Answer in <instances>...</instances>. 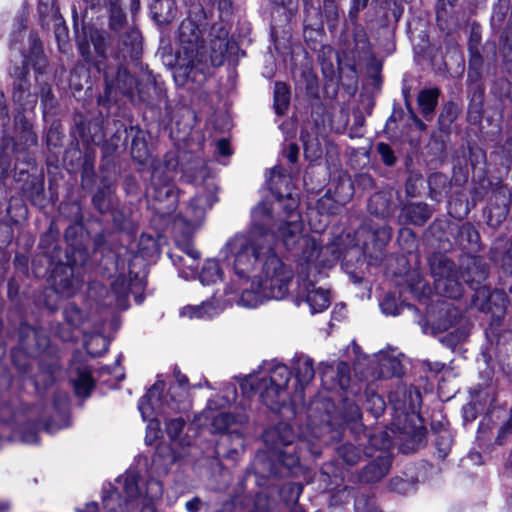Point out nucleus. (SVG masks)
<instances>
[{
	"label": "nucleus",
	"mask_w": 512,
	"mask_h": 512,
	"mask_svg": "<svg viewBox=\"0 0 512 512\" xmlns=\"http://www.w3.org/2000/svg\"><path fill=\"white\" fill-rule=\"evenodd\" d=\"M392 194L390 191L374 193L368 201V211L378 217L385 218L392 212Z\"/></svg>",
	"instance_id": "obj_33"
},
{
	"label": "nucleus",
	"mask_w": 512,
	"mask_h": 512,
	"mask_svg": "<svg viewBox=\"0 0 512 512\" xmlns=\"http://www.w3.org/2000/svg\"><path fill=\"white\" fill-rule=\"evenodd\" d=\"M303 252L293 255L296 263L297 292L295 304H308L311 313H319L330 305L329 292L316 288L315 284L322 275V270L334 266L338 254L332 247H323L309 239L304 240Z\"/></svg>",
	"instance_id": "obj_5"
},
{
	"label": "nucleus",
	"mask_w": 512,
	"mask_h": 512,
	"mask_svg": "<svg viewBox=\"0 0 512 512\" xmlns=\"http://www.w3.org/2000/svg\"><path fill=\"white\" fill-rule=\"evenodd\" d=\"M27 19L23 15L16 19V30L10 41L12 52L17 51L21 57L20 64H14L9 74L13 78L12 99L23 111L33 110L37 103V96L30 91L29 66L36 74H42L47 66L42 43L36 33L28 37L29 50L26 52L18 47L22 32L26 29Z\"/></svg>",
	"instance_id": "obj_7"
},
{
	"label": "nucleus",
	"mask_w": 512,
	"mask_h": 512,
	"mask_svg": "<svg viewBox=\"0 0 512 512\" xmlns=\"http://www.w3.org/2000/svg\"><path fill=\"white\" fill-rule=\"evenodd\" d=\"M376 151L380 155L382 162L386 166H393L396 163V157L394 151L389 144L385 142H379L376 146Z\"/></svg>",
	"instance_id": "obj_63"
},
{
	"label": "nucleus",
	"mask_w": 512,
	"mask_h": 512,
	"mask_svg": "<svg viewBox=\"0 0 512 512\" xmlns=\"http://www.w3.org/2000/svg\"><path fill=\"white\" fill-rule=\"evenodd\" d=\"M268 372L269 376L265 378L270 385L281 390H287L291 372L286 365L281 363L274 364L268 369Z\"/></svg>",
	"instance_id": "obj_37"
},
{
	"label": "nucleus",
	"mask_w": 512,
	"mask_h": 512,
	"mask_svg": "<svg viewBox=\"0 0 512 512\" xmlns=\"http://www.w3.org/2000/svg\"><path fill=\"white\" fill-rule=\"evenodd\" d=\"M111 188L109 185H104L99 188L92 197L94 208L101 214L107 213L112 207L111 201Z\"/></svg>",
	"instance_id": "obj_44"
},
{
	"label": "nucleus",
	"mask_w": 512,
	"mask_h": 512,
	"mask_svg": "<svg viewBox=\"0 0 512 512\" xmlns=\"http://www.w3.org/2000/svg\"><path fill=\"white\" fill-rule=\"evenodd\" d=\"M305 21L308 25L318 24L321 18L320 0H302Z\"/></svg>",
	"instance_id": "obj_54"
},
{
	"label": "nucleus",
	"mask_w": 512,
	"mask_h": 512,
	"mask_svg": "<svg viewBox=\"0 0 512 512\" xmlns=\"http://www.w3.org/2000/svg\"><path fill=\"white\" fill-rule=\"evenodd\" d=\"M432 208L425 202H410L401 208L400 219L406 224L423 226L432 216Z\"/></svg>",
	"instance_id": "obj_28"
},
{
	"label": "nucleus",
	"mask_w": 512,
	"mask_h": 512,
	"mask_svg": "<svg viewBox=\"0 0 512 512\" xmlns=\"http://www.w3.org/2000/svg\"><path fill=\"white\" fill-rule=\"evenodd\" d=\"M461 279L475 292L471 298L472 306L481 312L499 313L503 317L505 311V295L500 291L490 293L483 285L488 276L485 260L477 255L464 254L460 258L458 270Z\"/></svg>",
	"instance_id": "obj_9"
},
{
	"label": "nucleus",
	"mask_w": 512,
	"mask_h": 512,
	"mask_svg": "<svg viewBox=\"0 0 512 512\" xmlns=\"http://www.w3.org/2000/svg\"><path fill=\"white\" fill-rule=\"evenodd\" d=\"M148 194L157 202L167 201L169 211L175 209L178 200L167 169L161 166H153Z\"/></svg>",
	"instance_id": "obj_19"
},
{
	"label": "nucleus",
	"mask_w": 512,
	"mask_h": 512,
	"mask_svg": "<svg viewBox=\"0 0 512 512\" xmlns=\"http://www.w3.org/2000/svg\"><path fill=\"white\" fill-rule=\"evenodd\" d=\"M458 105L452 101L447 102L439 115V124L442 127H449L458 117Z\"/></svg>",
	"instance_id": "obj_56"
},
{
	"label": "nucleus",
	"mask_w": 512,
	"mask_h": 512,
	"mask_svg": "<svg viewBox=\"0 0 512 512\" xmlns=\"http://www.w3.org/2000/svg\"><path fill=\"white\" fill-rule=\"evenodd\" d=\"M263 440L270 451L267 454H257L255 469L257 473L284 478L295 476L302 471L301 458L306 453L319 457L321 451L318 445L304 438H295L291 425L281 422L263 433Z\"/></svg>",
	"instance_id": "obj_4"
},
{
	"label": "nucleus",
	"mask_w": 512,
	"mask_h": 512,
	"mask_svg": "<svg viewBox=\"0 0 512 512\" xmlns=\"http://www.w3.org/2000/svg\"><path fill=\"white\" fill-rule=\"evenodd\" d=\"M389 401L394 405L395 410L408 415L420 408L422 397L420 391L414 386H399L389 393Z\"/></svg>",
	"instance_id": "obj_23"
},
{
	"label": "nucleus",
	"mask_w": 512,
	"mask_h": 512,
	"mask_svg": "<svg viewBox=\"0 0 512 512\" xmlns=\"http://www.w3.org/2000/svg\"><path fill=\"white\" fill-rule=\"evenodd\" d=\"M123 483V490L127 497L123 506L119 510L111 505L110 498H104V507L107 512H154L152 501L162 496V484L154 478L146 481V488L143 492L139 486L140 475L136 470H127L126 473L118 478Z\"/></svg>",
	"instance_id": "obj_10"
},
{
	"label": "nucleus",
	"mask_w": 512,
	"mask_h": 512,
	"mask_svg": "<svg viewBox=\"0 0 512 512\" xmlns=\"http://www.w3.org/2000/svg\"><path fill=\"white\" fill-rule=\"evenodd\" d=\"M62 138L61 125L57 122L52 123L46 134L48 149L60 147L62 145Z\"/></svg>",
	"instance_id": "obj_60"
},
{
	"label": "nucleus",
	"mask_w": 512,
	"mask_h": 512,
	"mask_svg": "<svg viewBox=\"0 0 512 512\" xmlns=\"http://www.w3.org/2000/svg\"><path fill=\"white\" fill-rule=\"evenodd\" d=\"M429 196L436 202H441L450 192L448 177L442 173H433L428 178Z\"/></svg>",
	"instance_id": "obj_35"
},
{
	"label": "nucleus",
	"mask_w": 512,
	"mask_h": 512,
	"mask_svg": "<svg viewBox=\"0 0 512 512\" xmlns=\"http://www.w3.org/2000/svg\"><path fill=\"white\" fill-rule=\"evenodd\" d=\"M152 18L161 25L169 24L177 14V6L174 0H152L150 3Z\"/></svg>",
	"instance_id": "obj_30"
},
{
	"label": "nucleus",
	"mask_w": 512,
	"mask_h": 512,
	"mask_svg": "<svg viewBox=\"0 0 512 512\" xmlns=\"http://www.w3.org/2000/svg\"><path fill=\"white\" fill-rule=\"evenodd\" d=\"M292 369L297 382L291 396L292 402L295 403L303 401L305 387L315 376L314 361L307 355L296 354L292 359Z\"/></svg>",
	"instance_id": "obj_20"
},
{
	"label": "nucleus",
	"mask_w": 512,
	"mask_h": 512,
	"mask_svg": "<svg viewBox=\"0 0 512 512\" xmlns=\"http://www.w3.org/2000/svg\"><path fill=\"white\" fill-rule=\"evenodd\" d=\"M212 417V426L216 432L222 433L216 444L215 451L218 456L237 461L244 452V438L239 429H231L232 425H243L248 421L244 411L236 414L232 412H219Z\"/></svg>",
	"instance_id": "obj_12"
},
{
	"label": "nucleus",
	"mask_w": 512,
	"mask_h": 512,
	"mask_svg": "<svg viewBox=\"0 0 512 512\" xmlns=\"http://www.w3.org/2000/svg\"><path fill=\"white\" fill-rule=\"evenodd\" d=\"M290 103V89L284 82H276L274 86V107L277 114L282 115Z\"/></svg>",
	"instance_id": "obj_41"
},
{
	"label": "nucleus",
	"mask_w": 512,
	"mask_h": 512,
	"mask_svg": "<svg viewBox=\"0 0 512 512\" xmlns=\"http://www.w3.org/2000/svg\"><path fill=\"white\" fill-rule=\"evenodd\" d=\"M337 453L339 457L350 466L356 465L361 458V451L358 447L353 444L347 443L341 445Z\"/></svg>",
	"instance_id": "obj_51"
},
{
	"label": "nucleus",
	"mask_w": 512,
	"mask_h": 512,
	"mask_svg": "<svg viewBox=\"0 0 512 512\" xmlns=\"http://www.w3.org/2000/svg\"><path fill=\"white\" fill-rule=\"evenodd\" d=\"M108 339L101 334H85L84 347L86 352L93 357H100L107 352Z\"/></svg>",
	"instance_id": "obj_38"
},
{
	"label": "nucleus",
	"mask_w": 512,
	"mask_h": 512,
	"mask_svg": "<svg viewBox=\"0 0 512 512\" xmlns=\"http://www.w3.org/2000/svg\"><path fill=\"white\" fill-rule=\"evenodd\" d=\"M218 313V308L211 301H204L200 305L186 306L181 310V315L189 318H211Z\"/></svg>",
	"instance_id": "obj_39"
},
{
	"label": "nucleus",
	"mask_w": 512,
	"mask_h": 512,
	"mask_svg": "<svg viewBox=\"0 0 512 512\" xmlns=\"http://www.w3.org/2000/svg\"><path fill=\"white\" fill-rule=\"evenodd\" d=\"M20 175H26L21 186L22 196L37 208L46 206V195L44 190V177L42 175H30L22 170Z\"/></svg>",
	"instance_id": "obj_26"
},
{
	"label": "nucleus",
	"mask_w": 512,
	"mask_h": 512,
	"mask_svg": "<svg viewBox=\"0 0 512 512\" xmlns=\"http://www.w3.org/2000/svg\"><path fill=\"white\" fill-rule=\"evenodd\" d=\"M392 465V454L384 451L377 454L360 473V481L366 483H376L383 479L389 472Z\"/></svg>",
	"instance_id": "obj_25"
},
{
	"label": "nucleus",
	"mask_w": 512,
	"mask_h": 512,
	"mask_svg": "<svg viewBox=\"0 0 512 512\" xmlns=\"http://www.w3.org/2000/svg\"><path fill=\"white\" fill-rule=\"evenodd\" d=\"M222 262L226 268L235 272L223 260ZM234 275L245 285L238 288L240 292L238 303L247 308L257 307L264 299H283L288 294L293 277L292 270L284 265L278 255L263 258L250 277L240 278L236 273Z\"/></svg>",
	"instance_id": "obj_6"
},
{
	"label": "nucleus",
	"mask_w": 512,
	"mask_h": 512,
	"mask_svg": "<svg viewBox=\"0 0 512 512\" xmlns=\"http://www.w3.org/2000/svg\"><path fill=\"white\" fill-rule=\"evenodd\" d=\"M216 201L214 193H199L195 195L186 207L183 215H179L181 220L189 229L199 226L205 218L207 208H210Z\"/></svg>",
	"instance_id": "obj_21"
},
{
	"label": "nucleus",
	"mask_w": 512,
	"mask_h": 512,
	"mask_svg": "<svg viewBox=\"0 0 512 512\" xmlns=\"http://www.w3.org/2000/svg\"><path fill=\"white\" fill-rule=\"evenodd\" d=\"M365 230L371 231L372 240L379 251L382 250L391 236L390 228L385 225L381 227H372L365 224L360 228L358 233L364 232Z\"/></svg>",
	"instance_id": "obj_45"
},
{
	"label": "nucleus",
	"mask_w": 512,
	"mask_h": 512,
	"mask_svg": "<svg viewBox=\"0 0 512 512\" xmlns=\"http://www.w3.org/2000/svg\"><path fill=\"white\" fill-rule=\"evenodd\" d=\"M500 52L505 67L509 72H512V27L507 28L501 37Z\"/></svg>",
	"instance_id": "obj_47"
},
{
	"label": "nucleus",
	"mask_w": 512,
	"mask_h": 512,
	"mask_svg": "<svg viewBox=\"0 0 512 512\" xmlns=\"http://www.w3.org/2000/svg\"><path fill=\"white\" fill-rule=\"evenodd\" d=\"M138 251L143 258L153 257L158 252L157 240L149 234H141L138 241Z\"/></svg>",
	"instance_id": "obj_48"
},
{
	"label": "nucleus",
	"mask_w": 512,
	"mask_h": 512,
	"mask_svg": "<svg viewBox=\"0 0 512 512\" xmlns=\"http://www.w3.org/2000/svg\"><path fill=\"white\" fill-rule=\"evenodd\" d=\"M52 282L56 293L71 297L81 288L84 280L74 267L59 265L53 271Z\"/></svg>",
	"instance_id": "obj_22"
},
{
	"label": "nucleus",
	"mask_w": 512,
	"mask_h": 512,
	"mask_svg": "<svg viewBox=\"0 0 512 512\" xmlns=\"http://www.w3.org/2000/svg\"><path fill=\"white\" fill-rule=\"evenodd\" d=\"M122 133L124 134L123 146L127 145L128 138L131 137L130 153L133 160L140 164H144L149 158V148L147 142V133L139 126L124 127ZM118 138L121 137V131L117 130Z\"/></svg>",
	"instance_id": "obj_24"
},
{
	"label": "nucleus",
	"mask_w": 512,
	"mask_h": 512,
	"mask_svg": "<svg viewBox=\"0 0 512 512\" xmlns=\"http://www.w3.org/2000/svg\"><path fill=\"white\" fill-rule=\"evenodd\" d=\"M381 311L385 315L396 316L401 312V305L398 304L394 294L387 293L380 302Z\"/></svg>",
	"instance_id": "obj_59"
},
{
	"label": "nucleus",
	"mask_w": 512,
	"mask_h": 512,
	"mask_svg": "<svg viewBox=\"0 0 512 512\" xmlns=\"http://www.w3.org/2000/svg\"><path fill=\"white\" fill-rule=\"evenodd\" d=\"M452 445V438L448 431H442L437 435L435 446L437 456L439 459L444 460L450 452Z\"/></svg>",
	"instance_id": "obj_57"
},
{
	"label": "nucleus",
	"mask_w": 512,
	"mask_h": 512,
	"mask_svg": "<svg viewBox=\"0 0 512 512\" xmlns=\"http://www.w3.org/2000/svg\"><path fill=\"white\" fill-rule=\"evenodd\" d=\"M304 145L305 157L310 161L319 159L322 155V148L317 138H311L310 136H301Z\"/></svg>",
	"instance_id": "obj_53"
},
{
	"label": "nucleus",
	"mask_w": 512,
	"mask_h": 512,
	"mask_svg": "<svg viewBox=\"0 0 512 512\" xmlns=\"http://www.w3.org/2000/svg\"><path fill=\"white\" fill-rule=\"evenodd\" d=\"M66 323L72 328H80L87 319V313L75 303H68L63 309Z\"/></svg>",
	"instance_id": "obj_42"
},
{
	"label": "nucleus",
	"mask_w": 512,
	"mask_h": 512,
	"mask_svg": "<svg viewBox=\"0 0 512 512\" xmlns=\"http://www.w3.org/2000/svg\"><path fill=\"white\" fill-rule=\"evenodd\" d=\"M109 28L113 35L105 30L94 29L89 40L94 48L93 56L89 47L79 45V50L87 63L103 74L105 94L110 98L119 92L133 98L135 91L139 100L149 108H157L167 102L163 83L149 72L145 83L138 82L128 71L130 62L138 61L142 53L140 31L127 22L126 14L120 7V0H108Z\"/></svg>",
	"instance_id": "obj_1"
},
{
	"label": "nucleus",
	"mask_w": 512,
	"mask_h": 512,
	"mask_svg": "<svg viewBox=\"0 0 512 512\" xmlns=\"http://www.w3.org/2000/svg\"><path fill=\"white\" fill-rule=\"evenodd\" d=\"M176 74L190 78L194 71L203 72L208 61L221 65L228 50V31L222 23L210 24L201 5L189 9L177 31Z\"/></svg>",
	"instance_id": "obj_2"
},
{
	"label": "nucleus",
	"mask_w": 512,
	"mask_h": 512,
	"mask_svg": "<svg viewBox=\"0 0 512 512\" xmlns=\"http://www.w3.org/2000/svg\"><path fill=\"white\" fill-rule=\"evenodd\" d=\"M273 202L264 199L251 210V226L246 234H236L221 249V256L228 267L240 277H250L263 258L277 255L272 242L281 243L278 237L280 219L274 215Z\"/></svg>",
	"instance_id": "obj_3"
},
{
	"label": "nucleus",
	"mask_w": 512,
	"mask_h": 512,
	"mask_svg": "<svg viewBox=\"0 0 512 512\" xmlns=\"http://www.w3.org/2000/svg\"><path fill=\"white\" fill-rule=\"evenodd\" d=\"M271 189L275 194L277 201L279 203H283L282 207L285 218L280 219L278 237L285 250L293 256L298 254V252H303L305 239H309L314 243H319L315 238L304 234V223L301 219V215L297 211V199L292 197L290 192H287L285 197L284 194L280 193L273 187Z\"/></svg>",
	"instance_id": "obj_11"
},
{
	"label": "nucleus",
	"mask_w": 512,
	"mask_h": 512,
	"mask_svg": "<svg viewBox=\"0 0 512 512\" xmlns=\"http://www.w3.org/2000/svg\"><path fill=\"white\" fill-rule=\"evenodd\" d=\"M163 416L165 417V430L168 437L172 441L177 440L185 428V419L181 416L176 418H168L166 415Z\"/></svg>",
	"instance_id": "obj_52"
},
{
	"label": "nucleus",
	"mask_w": 512,
	"mask_h": 512,
	"mask_svg": "<svg viewBox=\"0 0 512 512\" xmlns=\"http://www.w3.org/2000/svg\"><path fill=\"white\" fill-rule=\"evenodd\" d=\"M405 434H410L406 431ZM426 435V429L423 427L413 428L411 431V437L407 444L401 446L403 453H409L415 451L424 441Z\"/></svg>",
	"instance_id": "obj_55"
},
{
	"label": "nucleus",
	"mask_w": 512,
	"mask_h": 512,
	"mask_svg": "<svg viewBox=\"0 0 512 512\" xmlns=\"http://www.w3.org/2000/svg\"><path fill=\"white\" fill-rule=\"evenodd\" d=\"M77 396L88 397L94 387V380L91 372L85 369H78L77 377L72 380Z\"/></svg>",
	"instance_id": "obj_40"
},
{
	"label": "nucleus",
	"mask_w": 512,
	"mask_h": 512,
	"mask_svg": "<svg viewBox=\"0 0 512 512\" xmlns=\"http://www.w3.org/2000/svg\"><path fill=\"white\" fill-rule=\"evenodd\" d=\"M14 137L4 135L1 138L3 143L11 146L12 152L17 156V160L21 159L27 164H33V158L29 154L32 147H36L38 143V136L33 128V123L24 115L23 112H18L14 120Z\"/></svg>",
	"instance_id": "obj_16"
},
{
	"label": "nucleus",
	"mask_w": 512,
	"mask_h": 512,
	"mask_svg": "<svg viewBox=\"0 0 512 512\" xmlns=\"http://www.w3.org/2000/svg\"><path fill=\"white\" fill-rule=\"evenodd\" d=\"M303 491L301 483L289 482L284 484L280 489V496L287 504H295L298 502Z\"/></svg>",
	"instance_id": "obj_50"
},
{
	"label": "nucleus",
	"mask_w": 512,
	"mask_h": 512,
	"mask_svg": "<svg viewBox=\"0 0 512 512\" xmlns=\"http://www.w3.org/2000/svg\"><path fill=\"white\" fill-rule=\"evenodd\" d=\"M481 35L475 30H472L468 43L469 50V63L470 65L478 66L482 64V55L480 53Z\"/></svg>",
	"instance_id": "obj_49"
},
{
	"label": "nucleus",
	"mask_w": 512,
	"mask_h": 512,
	"mask_svg": "<svg viewBox=\"0 0 512 512\" xmlns=\"http://www.w3.org/2000/svg\"><path fill=\"white\" fill-rule=\"evenodd\" d=\"M353 26L352 39H353V59L360 63L366 61L371 56L372 46L367 35L365 28L359 24L358 20L356 23H350Z\"/></svg>",
	"instance_id": "obj_29"
},
{
	"label": "nucleus",
	"mask_w": 512,
	"mask_h": 512,
	"mask_svg": "<svg viewBox=\"0 0 512 512\" xmlns=\"http://www.w3.org/2000/svg\"><path fill=\"white\" fill-rule=\"evenodd\" d=\"M144 288V281L137 273H132L130 271L128 275L120 274L111 283L109 297H113L114 302L109 301L108 304L114 305L118 309L126 310L129 306V294H133L135 301L138 304H141L143 301L141 292Z\"/></svg>",
	"instance_id": "obj_18"
},
{
	"label": "nucleus",
	"mask_w": 512,
	"mask_h": 512,
	"mask_svg": "<svg viewBox=\"0 0 512 512\" xmlns=\"http://www.w3.org/2000/svg\"><path fill=\"white\" fill-rule=\"evenodd\" d=\"M237 398V389L234 384H227L223 387L221 394L209 399L207 409L209 411L222 410L230 407Z\"/></svg>",
	"instance_id": "obj_36"
},
{
	"label": "nucleus",
	"mask_w": 512,
	"mask_h": 512,
	"mask_svg": "<svg viewBox=\"0 0 512 512\" xmlns=\"http://www.w3.org/2000/svg\"><path fill=\"white\" fill-rule=\"evenodd\" d=\"M32 411L23 408L17 400L0 407V421L13 427V432L26 444H37L40 427L48 434H54L63 426H56L52 421H30Z\"/></svg>",
	"instance_id": "obj_13"
},
{
	"label": "nucleus",
	"mask_w": 512,
	"mask_h": 512,
	"mask_svg": "<svg viewBox=\"0 0 512 512\" xmlns=\"http://www.w3.org/2000/svg\"><path fill=\"white\" fill-rule=\"evenodd\" d=\"M164 387L165 383L158 380L138 402V409L144 420L155 415V418L150 419L147 426L148 432L145 440L148 444L159 437L158 415L169 416L174 413H186L192 407L189 391L181 388V385H170L167 393L162 395Z\"/></svg>",
	"instance_id": "obj_8"
},
{
	"label": "nucleus",
	"mask_w": 512,
	"mask_h": 512,
	"mask_svg": "<svg viewBox=\"0 0 512 512\" xmlns=\"http://www.w3.org/2000/svg\"><path fill=\"white\" fill-rule=\"evenodd\" d=\"M39 97L41 101L43 116L46 117L48 114L54 113L58 106V101L52 92L51 86L48 83L40 84Z\"/></svg>",
	"instance_id": "obj_43"
},
{
	"label": "nucleus",
	"mask_w": 512,
	"mask_h": 512,
	"mask_svg": "<svg viewBox=\"0 0 512 512\" xmlns=\"http://www.w3.org/2000/svg\"><path fill=\"white\" fill-rule=\"evenodd\" d=\"M430 266L437 294L450 299H459L463 295L464 287L459 280L461 277L455 263L440 254L431 259Z\"/></svg>",
	"instance_id": "obj_14"
},
{
	"label": "nucleus",
	"mask_w": 512,
	"mask_h": 512,
	"mask_svg": "<svg viewBox=\"0 0 512 512\" xmlns=\"http://www.w3.org/2000/svg\"><path fill=\"white\" fill-rule=\"evenodd\" d=\"M510 436H512V408L508 420L499 428L496 443L503 445Z\"/></svg>",
	"instance_id": "obj_64"
},
{
	"label": "nucleus",
	"mask_w": 512,
	"mask_h": 512,
	"mask_svg": "<svg viewBox=\"0 0 512 512\" xmlns=\"http://www.w3.org/2000/svg\"><path fill=\"white\" fill-rule=\"evenodd\" d=\"M367 407L375 418L381 416L385 410L384 399L377 393L367 395Z\"/></svg>",
	"instance_id": "obj_61"
},
{
	"label": "nucleus",
	"mask_w": 512,
	"mask_h": 512,
	"mask_svg": "<svg viewBox=\"0 0 512 512\" xmlns=\"http://www.w3.org/2000/svg\"><path fill=\"white\" fill-rule=\"evenodd\" d=\"M490 196L483 215L486 224L491 228H498L506 220L511 203L512 190L502 180L488 182Z\"/></svg>",
	"instance_id": "obj_17"
},
{
	"label": "nucleus",
	"mask_w": 512,
	"mask_h": 512,
	"mask_svg": "<svg viewBox=\"0 0 512 512\" xmlns=\"http://www.w3.org/2000/svg\"><path fill=\"white\" fill-rule=\"evenodd\" d=\"M243 394L248 397L258 393L261 402L273 412H279L289 399L292 400V393L288 390H281L270 385L265 377L255 374L246 376L240 384Z\"/></svg>",
	"instance_id": "obj_15"
},
{
	"label": "nucleus",
	"mask_w": 512,
	"mask_h": 512,
	"mask_svg": "<svg viewBox=\"0 0 512 512\" xmlns=\"http://www.w3.org/2000/svg\"><path fill=\"white\" fill-rule=\"evenodd\" d=\"M378 362V377L391 378L400 377L403 374V366L396 356H391L387 352L380 351L376 355Z\"/></svg>",
	"instance_id": "obj_31"
},
{
	"label": "nucleus",
	"mask_w": 512,
	"mask_h": 512,
	"mask_svg": "<svg viewBox=\"0 0 512 512\" xmlns=\"http://www.w3.org/2000/svg\"><path fill=\"white\" fill-rule=\"evenodd\" d=\"M454 238L456 244L463 250L476 253L482 249L479 231L471 222H464L461 225H457Z\"/></svg>",
	"instance_id": "obj_27"
},
{
	"label": "nucleus",
	"mask_w": 512,
	"mask_h": 512,
	"mask_svg": "<svg viewBox=\"0 0 512 512\" xmlns=\"http://www.w3.org/2000/svg\"><path fill=\"white\" fill-rule=\"evenodd\" d=\"M440 93V89L437 87L423 89L419 92L417 103L425 120H432Z\"/></svg>",
	"instance_id": "obj_32"
},
{
	"label": "nucleus",
	"mask_w": 512,
	"mask_h": 512,
	"mask_svg": "<svg viewBox=\"0 0 512 512\" xmlns=\"http://www.w3.org/2000/svg\"><path fill=\"white\" fill-rule=\"evenodd\" d=\"M391 446L392 440L387 432H375L368 435V445L364 448V454L367 457H375L376 452H378V454L384 451L390 452Z\"/></svg>",
	"instance_id": "obj_34"
},
{
	"label": "nucleus",
	"mask_w": 512,
	"mask_h": 512,
	"mask_svg": "<svg viewBox=\"0 0 512 512\" xmlns=\"http://www.w3.org/2000/svg\"><path fill=\"white\" fill-rule=\"evenodd\" d=\"M336 379L342 390H346L350 383V366L347 362L340 361L336 365Z\"/></svg>",
	"instance_id": "obj_62"
},
{
	"label": "nucleus",
	"mask_w": 512,
	"mask_h": 512,
	"mask_svg": "<svg viewBox=\"0 0 512 512\" xmlns=\"http://www.w3.org/2000/svg\"><path fill=\"white\" fill-rule=\"evenodd\" d=\"M199 277L203 284L214 283L221 279L222 273L219 263L215 260H207L203 265Z\"/></svg>",
	"instance_id": "obj_46"
},
{
	"label": "nucleus",
	"mask_w": 512,
	"mask_h": 512,
	"mask_svg": "<svg viewBox=\"0 0 512 512\" xmlns=\"http://www.w3.org/2000/svg\"><path fill=\"white\" fill-rule=\"evenodd\" d=\"M341 415L346 422H356L362 416L359 406L348 399H345L342 403Z\"/></svg>",
	"instance_id": "obj_58"
}]
</instances>
